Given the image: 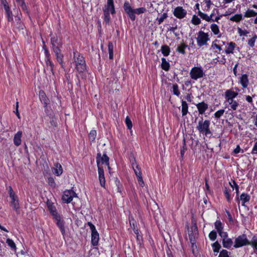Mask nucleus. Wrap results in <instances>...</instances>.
I'll list each match as a JSON object with an SVG mask.
<instances>
[{"label":"nucleus","mask_w":257,"mask_h":257,"mask_svg":"<svg viewBox=\"0 0 257 257\" xmlns=\"http://www.w3.org/2000/svg\"><path fill=\"white\" fill-rule=\"evenodd\" d=\"M87 225L90 227L91 231V243L93 246H96L98 244L99 239V233L96 230L95 226L91 222H88Z\"/></svg>","instance_id":"7"},{"label":"nucleus","mask_w":257,"mask_h":257,"mask_svg":"<svg viewBox=\"0 0 257 257\" xmlns=\"http://www.w3.org/2000/svg\"><path fill=\"white\" fill-rule=\"evenodd\" d=\"M11 198L12 199L11 205L16 211H17L20 208L18 199L16 196Z\"/></svg>","instance_id":"23"},{"label":"nucleus","mask_w":257,"mask_h":257,"mask_svg":"<svg viewBox=\"0 0 257 257\" xmlns=\"http://www.w3.org/2000/svg\"><path fill=\"white\" fill-rule=\"evenodd\" d=\"M39 97L40 100L44 103V106H46L48 104V100L43 91H40L39 92Z\"/></svg>","instance_id":"32"},{"label":"nucleus","mask_w":257,"mask_h":257,"mask_svg":"<svg viewBox=\"0 0 257 257\" xmlns=\"http://www.w3.org/2000/svg\"><path fill=\"white\" fill-rule=\"evenodd\" d=\"M215 228L217 230V232L223 230V227L221 222L220 220H216L214 223Z\"/></svg>","instance_id":"45"},{"label":"nucleus","mask_w":257,"mask_h":257,"mask_svg":"<svg viewBox=\"0 0 257 257\" xmlns=\"http://www.w3.org/2000/svg\"><path fill=\"white\" fill-rule=\"evenodd\" d=\"M53 170H54V173L57 176H60L63 172L62 167L60 164L58 163L55 164V167Z\"/></svg>","instance_id":"25"},{"label":"nucleus","mask_w":257,"mask_h":257,"mask_svg":"<svg viewBox=\"0 0 257 257\" xmlns=\"http://www.w3.org/2000/svg\"><path fill=\"white\" fill-rule=\"evenodd\" d=\"M190 75L192 79L197 80L202 78L205 75V73L201 67L195 66L191 69Z\"/></svg>","instance_id":"6"},{"label":"nucleus","mask_w":257,"mask_h":257,"mask_svg":"<svg viewBox=\"0 0 257 257\" xmlns=\"http://www.w3.org/2000/svg\"><path fill=\"white\" fill-rule=\"evenodd\" d=\"M218 257H230L228 254V252L225 249H223L220 252Z\"/></svg>","instance_id":"55"},{"label":"nucleus","mask_w":257,"mask_h":257,"mask_svg":"<svg viewBox=\"0 0 257 257\" xmlns=\"http://www.w3.org/2000/svg\"><path fill=\"white\" fill-rule=\"evenodd\" d=\"M188 47L187 45L184 42L181 43L180 45H178L176 49V51L184 55L185 54V49Z\"/></svg>","instance_id":"29"},{"label":"nucleus","mask_w":257,"mask_h":257,"mask_svg":"<svg viewBox=\"0 0 257 257\" xmlns=\"http://www.w3.org/2000/svg\"><path fill=\"white\" fill-rule=\"evenodd\" d=\"M103 12L104 21L106 23H108L110 20V14L115 13L113 0H107L106 4L103 8Z\"/></svg>","instance_id":"3"},{"label":"nucleus","mask_w":257,"mask_h":257,"mask_svg":"<svg viewBox=\"0 0 257 257\" xmlns=\"http://www.w3.org/2000/svg\"><path fill=\"white\" fill-rule=\"evenodd\" d=\"M161 67L165 71H168L170 68V64L165 58H161Z\"/></svg>","instance_id":"33"},{"label":"nucleus","mask_w":257,"mask_h":257,"mask_svg":"<svg viewBox=\"0 0 257 257\" xmlns=\"http://www.w3.org/2000/svg\"><path fill=\"white\" fill-rule=\"evenodd\" d=\"M73 60L75 64V68L80 73L86 70V63L83 56L77 52H74Z\"/></svg>","instance_id":"2"},{"label":"nucleus","mask_w":257,"mask_h":257,"mask_svg":"<svg viewBox=\"0 0 257 257\" xmlns=\"http://www.w3.org/2000/svg\"><path fill=\"white\" fill-rule=\"evenodd\" d=\"M53 50L55 54L57 61L59 63L62 64L63 62V55L61 53V50L59 46L53 47Z\"/></svg>","instance_id":"20"},{"label":"nucleus","mask_w":257,"mask_h":257,"mask_svg":"<svg viewBox=\"0 0 257 257\" xmlns=\"http://www.w3.org/2000/svg\"><path fill=\"white\" fill-rule=\"evenodd\" d=\"M222 244L224 247L229 248L232 246L233 241L231 238L227 237L225 239H222Z\"/></svg>","instance_id":"28"},{"label":"nucleus","mask_w":257,"mask_h":257,"mask_svg":"<svg viewBox=\"0 0 257 257\" xmlns=\"http://www.w3.org/2000/svg\"><path fill=\"white\" fill-rule=\"evenodd\" d=\"M225 101L228 104L229 110H232L235 111L237 109V108L239 106L238 102L236 100H234V99L227 100H225Z\"/></svg>","instance_id":"19"},{"label":"nucleus","mask_w":257,"mask_h":257,"mask_svg":"<svg viewBox=\"0 0 257 257\" xmlns=\"http://www.w3.org/2000/svg\"><path fill=\"white\" fill-rule=\"evenodd\" d=\"M98 172L99 175V180L101 186L104 187L105 186V180L104 178V171L102 167L98 165Z\"/></svg>","instance_id":"17"},{"label":"nucleus","mask_w":257,"mask_h":257,"mask_svg":"<svg viewBox=\"0 0 257 257\" xmlns=\"http://www.w3.org/2000/svg\"><path fill=\"white\" fill-rule=\"evenodd\" d=\"M235 11V9H232V8H229L228 9L224 14H222V16H224V17H227L233 13H234Z\"/></svg>","instance_id":"53"},{"label":"nucleus","mask_w":257,"mask_h":257,"mask_svg":"<svg viewBox=\"0 0 257 257\" xmlns=\"http://www.w3.org/2000/svg\"><path fill=\"white\" fill-rule=\"evenodd\" d=\"M240 152H241L242 153L244 152L243 150H241V149L239 147V146H237V147L234 150L233 152L234 154H238Z\"/></svg>","instance_id":"62"},{"label":"nucleus","mask_w":257,"mask_h":257,"mask_svg":"<svg viewBox=\"0 0 257 257\" xmlns=\"http://www.w3.org/2000/svg\"><path fill=\"white\" fill-rule=\"evenodd\" d=\"M212 246L214 248L213 251L214 252H219V249L221 248L220 244L218 243V241L215 242L214 243L212 244Z\"/></svg>","instance_id":"51"},{"label":"nucleus","mask_w":257,"mask_h":257,"mask_svg":"<svg viewBox=\"0 0 257 257\" xmlns=\"http://www.w3.org/2000/svg\"><path fill=\"white\" fill-rule=\"evenodd\" d=\"M173 14L177 18L182 19L186 16L187 12L182 7L178 6L174 9Z\"/></svg>","instance_id":"11"},{"label":"nucleus","mask_w":257,"mask_h":257,"mask_svg":"<svg viewBox=\"0 0 257 257\" xmlns=\"http://www.w3.org/2000/svg\"><path fill=\"white\" fill-rule=\"evenodd\" d=\"M48 209L51 214L57 212V210L54 206L53 205H48Z\"/></svg>","instance_id":"58"},{"label":"nucleus","mask_w":257,"mask_h":257,"mask_svg":"<svg viewBox=\"0 0 257 257\" xmlns=\"http://www.w3.org/2000/svg\"><path fill=\"white\" fill-rule=\"evenodd\" d=\"M240 200L242 203H245L248 202L250 200V196L246 193H242L240 195Z\"/></svg>","instance_id":"40"},{"label":"nucleus","mask_w":257,"mask_h":257,"mask_svg":"<svg viewBox=\"0 0 257 257\" xmlns=\"http://www.w3.org/2000/svg\"><path fill=\"white\" fill-rule=\"evenodd\" d=\"M168 17V14L166 13H164L162 14L159 17L157 18V21L159 24H162L165 19Z\"/></svg>","instance_id":"44"},{"label":"nucleus","mask_w":257,"mask_h":257,"mask_svg":"<svg viewBox=\"0 0 257 257\" xmlns=\"http://www.w3.org/2000/svg\"><path fill=\"white\" fill-rule=\"evenodd\" d=\"M193 96L192 95L191 93H187L185 98L189 102H191L193 99Z\"/></svg>","instance_id":"60"},{"label":"nucleus","mask_w":257,"mask_h":257,"mask_svg":"<svg viewBox=\"0 0 257 257\" xmlns=\"http://www.w3.org/2000/svg\"><path fill=\"white\" fill-rule=\"evenodd\" d=\"M249 244L252 245V246L257 244V238L255 236H253L252 238V240L250 242H249Z\"/></svg>","instance_id":"59"},{"label":"nucleus","mask_w":257,"mask_h":257,"mask_svg":"<svg viewBox=\"0 0 257 257\" xmlns=\"http://www.w3.org/2000/svg\"><path fill=\"white\" fill-rule=\"evenodd\" d=\"M172 92L173 93L177 96H179L180 94V92L179 90V87L178 85L177 84H173L172 86Z\"/></svg>","instance_id":"41"},{"label":"nucleus","mask_w":257,"mask_h":257,"mask_svg":"<svg viewBox=\"0 0 257 257\" xmlns=\"http://www.w3.org/2000/svg\"><path fill=\"white\" fill-rule=\"evenodd\" d=\"M161 50L162 53L164 56L167 57L169 55L170 53V49L168 46L166 45L162 46Z\"/></svg>","instance_id":"35"},{"label":"nucleus","mask_w":257,"mask_h":257,"mask_svg":"<svg viewBox=\"0 0 257 257\" xmlns=\"http://www.w3.org/2000/svg\"><path fill=\"white\" fill-rule=\"evenodd\" d=\"M224 109H221L216 111L214 114V116L216 119H218L222 116L224 113Z\"/></svg>","instance_id":"42"},{"label":"nucleus","mask_w":257,"mask_h":257,"mask_svg":"<svg viewBox=\"0 0 257 257\" xmlns=\"http://www.w3.org/2000/svg\"><path fill=\"white\" fill-rule=\"evenodd\" d=\"M51 215L55 220L56 223L61 230L62 234L64 235L65 232L64 220L61 219V216L57 211L51 214Z\"/></svg>","instance_id":"8"},{"label":"nucleus","mask_w":257,"mask_h":257,"mask_svg":"<svg viewBox=\"0 0 257 257\" xmlns=\"http://www.w3.org/2000/svg\"><path fill=\"white\" fill-rule=\"evenodd\" d=\"M9 192L10 197L11 198H14V197H16L15 194L14 192L12 187L9 186Z\"/></svg>","instance_id":"61"},{"label":"nucleus","mask_w":257,"mask_h":257,"mask_svg":"<svg viewBox=\"0 0 257 257\" xmlns=\"http://www.w3.org/2000/svg\"><path fill=\"white\" fill-rule=\"evenodd\" d=\"M238 93L235 92L232 89H227L224 93V98L225 100L233 99L237 97Z\"/></svg>","instance_id":"16"},{"label":"nucleus","mask_w":257,"mask_h":257,"mask_svg":"<svg viewBox=\"0 0 257 257\" xmlns=\"http://www.w3.org/2000/svg\"><path fill=\"white\" fill-rule=\"evenodd\" d=\"M22 132L19 131L14 136V142L15 145H21Z\"/></svg>","instance_id":"31"},{"label":"nucleus","mask_w":257,"mask_h":257,"mask_svg":"<svg viewBox=\"0 0 257 257\" xmlns=\"http://www.w3.org/2000/svg\"><path fill=\"white\" fill-rule=\"evenodd\" d=\"M232 183H233V184H234V188L235 189L236 193L237 195L238 196V194H239V186L236 184V183L235 182V181H233Z\"/></svg>","instance_id":"63"},{"label":"nucleus","mask_w":257,"mask_h":257,"mask_svg":"<svg viewBox=\"0 0 257 257\" xmlns=\"http://www.w3.org/2000/svg\"><path fill=\"white\" fill-rule=\"evenodd\" d=\"M235 47V44L233 42H230L225 47V53L226 54H232Z\"/></svg>","instance_id":"22"},{"label":"nucleus","mask_w":257,"mask_h":257,"mask_svg":"<svg viewBox=\"0 0 257 257\" xmlns=\"http://www.w3.org/2000/svg\"><path fill=\"white\" fill-rule=\"evenodd\" d=\"M181 105H182L181 111H182V115L185 116L188 112V105L187 103L183 100H182V101H181Z\"/></svg>","instance_id":"27"},{"label":"nucleus","mask_w":257,"mask_h":257,"mask_svg":"<svg viewBox=\"0 0 257 257\" xmlns=\"http://www.w3.org/2000/svg\"><path fill=\"white\" fill-rule=\"evenodd\" d=\"M133 168L137 177L139 184L141 187H143L144 185V182L143 180V178L142 176L141 168L139 167L138 165H135V167H134Z\"/></svg>","instance_id":"12"},{"label":"nucleus","mask_w":257,"mask_h":257,"mask_svg":"<svg viewBox=\"0 0 257 257\" xmlns=\"http://www.w3.org/2000/svg\"><path fill=\"white\" fill-rule=\"evenodd\" d=\"M4 7L6 11L7 17L9 21H12L13 20L12 12L7 2L4 3Z\"/></svg>","instance_id":"21"},{"label":"nucleus","mask_w":257,"mask_h":257,"mask_svg":"<svg viewBox=\"0 0 257 257\" xmlns=\"http://www.w3.org/2000/svg\"><path fill=\"white\" fill-rule=\"evenodd\" d=\"M245 99L246 100L251 103V104L253 105V103H252V98L251 96H250L249 95H246L245 96Z\"/></svg>","instance_id":"64"},{"label":"nucleus","mask_w":257,"mask_h":257,"mask_svg":"<svg viewBox=\"0 0 257 257\" xmlns=\"http://www.w3.org/2000/svg\"><path fill=\"white\" fill-rule=\"evenodd\" d=\"M125 124H126L127 127L129 130H131L132 128L133 127V124H132L131 119L129 118L128 116H127L125 118Z\"/></svg>","instance_id":"50"},{"label":"nucleus","mask_w":257,"mask_h":257,"mask_svg":"<svg viewBox=\"0 0 257 257\" xmlns=\"http://www.w3.org/2000/svg\"><path fill=\"white\" fill-rule=\"evenodd\" d=\"M196 39L197 45L199 47H207L208 45V42L210 40L209 34L202 30L199 31L197 33Z\"/></svg>","instance_id":"5"},{"label":"nucleus","mask_w":257,"mask_h":257,"mask_svg":"<svg viewBox=\"0 0 257 257\" xmlns=\"http://www.w3.org/2000/svg\"><path fill=\"white\" fill-rule=\"evenodd\" d=\"M51 43L53 47L61 46V44L58 41L57 37L54 36L51 39Z\"/></svg>","instance_id":"37"},{"label":"nucleus","mask_w":257,"mask_h":257,"mask_svg":"<svg viewBox=\"0 0 257 257\" xmlns=\"http://www.w3.org/2000/svg\"><path fill=\"white\" fill-rule=\"evenodd\" d=\"M257 15V13L253 10L248 9L246 11L244 14V17L250 18L253 17Z\"/></svg>","instance_id":"34"},{"label":"nucleus","mask_w":257,"mask_h":257,"mask_svg":"<svg viewBox=\"0 0 257 257\" xmlns=\"http://www.w3.org/2000/svg\"><path fill=\"white\" fill-rule=\"evenodd\" d=\"M213 5L211 0H204L203 2V10L205 12H209L211 6Z\"/></svg>","instance_id":"26"},{"label":"nucleus","mask_w":257,"mask_h":257,"mask_svg":"<svg viewBox=\"0 0 257 257\" xmlns=\"http://www.w3.org/2000/svg\"><path fill=\"white\" fill-rule=\"evenodd\" d=\"M210 28L214 35L217 36V38H220L221 37V33L219 27L217 24L215 23L211 24Z\"/></svg>","instance_id":"18"},{"label":"nucleus","mask_w":257,"mask_h":257,"mask_svg":"<svg viewBox=\"0 0 257 257\" xmlns=\"http://www.w3.org/2000/svg\"><path fill=\"white\" fill-rule=\"evenodd\" d=\"M248 244H249V241L246 236L245 234H242L235 238L233 246L235 248H239Z\"/></svg>","instance_id":"9"},{"label":"nucleus","mask_w":257,"mask_h":257,"mask_svg":"<svg viewBox=\"0 0 257 257\" xmlns=\"http://www.w3.org/2000/svg\"><path fill=\"white\" fill-rule=\"evenodd\" d=\"M17 5L21 7L23 10H26L27 7L24 2V0H15Z\"/></svg>","instance_id":"48"},{"label":"nucleus","mask_w":257,"mask_h":257,"mask_svg":"<svg viewBox=\"0 0 257 257\" xmlns=\"http://www.w3.org/2000/svg\"><path fill=\"white\" fill-rule=\"evenodd\" d=\"M198 15L204 20L208 22H211V17H209V15H208L207 14H205V13H204L202 12H201L200 11H198Z\"/></svg>","instance_id":"36"},{"label":"nucleus","mask_w":257,"mask_h":257,"mask_svg":"<svg viewBox=\"0 0 257 257\" xmlns=\"http://www.w3.org/2000/svg\"><path fill=\"white\" fill-rule=\"evenodd\" d=\"M108 49L109 53V58L110 59H112L113 57V46L111 42H109L108 45Z\"/></svg>","instance_id":"38"},{"label":"nucleus","mask_w":257,"mask_h":257,"mask_svg":"<svg viewBox=\"0 0 257 257\" xmlns=\"http://www.w3.org/2000/svg\"><path fill=\"white\" fill-rule=\"evenodd\" d=\"M256 39H257V36H256V35H255L252 38H251V39H250L248 40V42H247L248 45L251 47H254V44H255V42Z\"/></svg>","instance_id":"47"},{"label":"nucleus","mask_w":257,"mask_h":257,"mask_svg":"<svg viewBox=\"0 0 257 257\" xmlns=\"http://www.w3.org/2000/svg\"><path fill=\"white\" fill-rule=\"evenodd\" d=\"M210 125V120H203V118H202L201 120L199 121L196 128L200 134L207 137L211 135V132L209 128Z\"/></svg>","instance_id":"4"},{"label":"nucleus","mask_w":257,"mask_h":257,"mask_svg":"<svg viewBox=\"0 0 257 257\" xmlns=\"http://www.w3.org/2000/svg\"><path fill=\"white\" fill-rule=\"evenodd\" d=\"M100 160L101 161L102 164H105L109 169V158L105 153H104L102 156H101V155L100 153H97L96 157L97 166L99 165Z\"/></svg>","instance_id":"14"},{"label":"nucleus","mask_w":257,"mask_h":257,"mask_svg":"<svg viewBox=\"0 0 257 257\" xmlns=\"http://www.w3.org/2000/svg\"><path fill=\"white\" fill-rule=\"evenodd\" d=\"M225 197L227 200L228 202H230L231 198H230V195L229 194V192L228 191V190L227 188H225V190L224 191Z\"/></svg>","instance_id":"57"},{"label":"nucleus","mask_w":257,"mask_h":257,"mask_svg":"<svg viewBox=\"0 0 257 257\" xmlns=\"http://www.w3.org/2000/svg\"><path fill=\"white\" fill-rule=\"evenodd\" d=\"M191 22L194 25H198L201 23V20L197 16L193 15L191 19Z\"/></svg>","instance_id":"43"},{"label":"nucleus","mask_w":257,"mask_h":257,"mask_svg":"<svg viewBox=\"0 0 257 257\" xmlns=\"http://www.w3.org/2000/svg\"><path fill=\"white\" fill-rule=\"evenodd\" d=\"M96 135L97 133L95 130H92L91 131H90L88 135V138L91 142H93L95 140L96 137Z\"/></svg>","instance_id":"39"},{"label":"nucleus","mask_w":257,"mask_h":257,"mask_svg":"<svg viewBox=\"0 0 257 257\" xmlns=\"http://www.w3.org/2000/svg\"><path fill=\"white\" fill-rule=\"evenodd\" d=\"M220 236L222 238V239H225L228 237V234L226 232H224L223 230L219 231L218 232Z\"/></svg>","instance_id":"56"},{"label":"nucleus","mask_w":257,"mask_h":257,"mask_svg":"<svg viewBox=\"0 0 257 257\" xmlns=\"http://www.w3.org/2000/svg\"><path fill=\"white\" fill-rule=\"evenodd\" d=\"M213 42L216 43L217 45L220 46L222 48V47L225 45V42L219 39H215Z\"/></svg>","instance_id":"54"},{"label":"nucleus","mask_w":257,"mask_h":257,"mask_svg":"<svg viewBox=\"0 0 257 257\" xmlns=\"http://www.w3.org/2000/svg\"><path fill=\"white\" fill-rule=\"evenodd\" d=\"M199 114H203L208 108V104L202 101L196 104Z\"/></svg>","instance_id":"15"},{"label":"nucleus","mask_w":257,"mask_h":257,"mask_svg":"<svg viewBox=\"0 0 257 257\" xmlns=\"http://www.w3.org/2000/svg\"><path fill=\"white\" fill-rule=\"evenodd\" d=\"M217 237V233L215 231H211L209 234V237L210 240L213 241L215 240Z\"/></svg>","instance_id":"52"},{"label":"nucleus","mask_w":257,"mask_h":257,"mask_svg":"<svg viewBox=\"0 0 257 257\" xmlns=\"http://www.w3.org/2000/svg\"><path fill=\"white\" fill-rule=\"evenodd\" d=\"M237 32L240 36H246L248 33V31L246 30H242L240 28H237Z\"/></svg>","instance_id":"49"},{"label":"nucleus","mask_w":257,"mask_h":257,"mask_svg":"<svg viewBox=\"0 0 257 257\" xmlns=\"http://www.w3.org/2000/svg\"><path fill=\"white\" fill-rule=\"evenodd\" d=\"M77 197V194L72 190H67L63 192L62 199L66 203L71 202L73 197Z\"/></svg>","instance_id":"10"},{"label":"nucleus","mask_w":257,"mask_h":257,"mask_svg":"<svg viewBox=\"0 0 257 257\" xmlns=\"http://www.w3.org/2000/svg\"><path fill=\"white\" fill-rule=\"evenodd\" d=\"M8 245L13 249H16V246L13 240L10 238H8L6 240Z\"/></svg>","instance_id":"46"},{"label":"nucleus","mask_w":257,"mask_h":257,"mask_svg":"<svg viewBox=\"0 0 257 257\" xmlns=\"http://www.w3.org/2000/svg\"><path fill=\"white\" fill-rule=\"evenodd\" d=\"M210 49L214 53L217 54H220L221 51L222 50V48L220 46L217 45L214 42H212Z\"/></svg>","instance_id":"24"},{"label":"nucleus","mask_w":257,"mask_h":257,"mask_svg":"<svg viewBox=\"0 0 257 257\" xmlns=\"http://www.w3.org/2000/svg\"><path fill=\"white\" fill-rule=\"evenodd\" d=\"M238 83L243 88H246L249 83L248 75L246 74H241L238 78Z\"/></svg>","instance_id":"13"},{"label":"nucleus","mask_w":257,"mask_h":257,"mask_svg":"<svg viewBox=\"0 0 257 257\" xmlns=\"http://www.w3.org/2000/svg\"><path fill=\"white\" fill-rule=\"evenodd\" d=\"M243 19L242 15L241 14H235L229 18V20L236 23H239L242 21Z\"/></svg>","instance_id":"30"},{"label":"nucleus","mask_w":257,"mask_h":257,"mask_svg":"<svg viewBox=\"0 0 257 257\" xmlns=\"http://www.w3.org/2000/svg\"><path fill=\"white\" fill-rule=\"evenodd\" d=\"M123 8L127 16L132 21H135L136 19L135 14L140 15L146 11V9L143 7L133 9L128 2H124Z\"/></svg>","instance_id":"1"}]
</instances>
